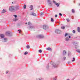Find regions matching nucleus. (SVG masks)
Returning <instances> with one entry per match:
<instances>
[{
    "label": "nucleus",
    "instance_id": "obj_32",
    "mask_svg": "<svg viewBox=\"0 0 80 80\" xmlns=\"http://www.w3.org/2000/svg\"><path fill=\"white\" fill-rule=\"evenodd\" d=\"M42 51L41 50H39V52L40 53H42Z\"/></svg>",
    "mask_w": 80,
    "mask_h": 80
},
{
    "label": "nucleus",
    "instance_id": "obj_21",
    "mask_svg": "<svg viewBox=\"0 0 80 80\" xmlns=\"http://www.w3.org/2000/svg\"><path fill=\"white\" fill-rule=\"evenodd\" d=\"M78 32L80 33V27H78Z\"/></svg>",
    "mask_w": 80,
    "mask_h": 80
},
{
    "label": "nucleus",
    "instance_id": "obj_3",
    "mask_svg": "<svg viewBox=\"0 0 80 80\" xmlns=\"http://www.w3.org/2000/svg\"><path fill=\"white\" fill-rule=\"evenodd\" d=\"M36 37L39 38H44V36L42 34L38 35H37Z\"/></svg>",
    "mask_w": 80,
    "mask_h": 80
},
{
    "label": "nucleus",
    "instance_id": "obj_48",
    "mask_svg": "<svg viewBox=\"0 0 80 80\" xmlns=\"http://www.w3.org/2000/svg\"><path fill=\"white\" fill-rule=\"evenodd\" d=\"M12 3H13V2H12Z\"/></svg>",
    "mask_w": 80,
    "mask_h": 80
},
{
    "label": "nucleus",
    "instance_id": "obj_13",
    "mask_svg": "<svg viewBox=\"0 0 80 80\" xmlns=\"http://www.w3.org/2000/svg\"><path fill=\"white\" fill-rule=\"evenodd\" d=\"M29 8H31L30 10H32L33 8V6L32 5H31Z\"/></svg>",
    "mask_w": 80,
    "mask_h": 80
},
{
    "label": "nucleus",
    "instance_id": "obj_7",
    "mask_svg": "<svg viewBox=\"0 0 80 80\" xmlns=\"http://www.w3.org/2000/svg\"><path fill=\"white\" fill-rule=\"evenodd\" d=\"M43 28L44 30H47V28H48V26L47 25H44L43 26Z\"/></svg>",
    "mask_w": 80,
    "mask_h": 80
},
{
    "label": "nucleus",
    "instance_id": "obj_47",
    "mask_svg": "<svg viewBox=\"0 0 80 80\" xmlns=\"http://www.w3.org/2000/svg\"><path fill=\"white\" fill-rule=\"evenodd\" d=\"M68 63H70V62H68Z\"/></svg>",
    "mask_w": 80,
    "mask_h": 80
},
{
    "label": "nucleus",
    "instance_id": "obj_20",
    "mask_svg": "<svg viewBox=\"0 0 80 80\" xmlns=\"http://www.w3.org/2000/svg\"><path fill=\"white\" fill-rule=\"evenodd\" d=\"M18 9L19 8L18 7H16L14 8L15 10H18Z\"/></svg>",
    "mask_w": 80,
    "mask_h": 80
},
{
    "label": "nucleus",
    "instance_id": "obj_1",
    "mask_svg": "<svg viewBox=\"0 0 80 80\" xmlns=\"http://www.w3.org/2000/svg\"><path fill=\"white\" fill-rule=\"evenodd\" d=\"M1 38L2 39V42H7V38H5V35L3 34L0 35Z\"/></svg>",
    "mask_w": 80,
    "mask_h": 80
},
{
    "label": "nucleus",
    "instance_id": "obj_19",
    "mask_svg": "<svg viewBox=\"0 0 80 80\" xmlns=\"http://www.w3.org/2000/svg\"><path fill=\"white\" fill-rule=\"evenodd\" d=\"M48 5L50 7H52V3L51 2H49V3L48 4Z\"/></svg>",
    "mask_w": 80,
    "mask_h": 80
},
{
    "label": "nucleus",
    "instance_id": "obj_5",
    "mask_svg": "<svg viewBox=\"0 0 80 80\" xmlns=\"http://www.w3.org/2000/svg\"><path fill=\"white\" fill-rule=\"evenodd\" d=\"M53 2L55 4V5H57V7H58L60 6V3H57L54 0L53 1Z\"/></svg>",
    "mask_w": 80,
    "mask_h": 80
},
{
    "label": "nucleus",
    "instance_id": "obj_46",
    "mask_svg": "<svg viewBox=\"0 0 80 80\" xmlns=\"http://www.w3.org/2000/svg\"><path fill=\"white\" fill-rule=\"evenodd\" d=\"M25 24H27V23L26 22V23H25Z\"/></svg>",
    "mask_w": 80,
    "mask_h": 80
},
{
    "label": "nucleus",
    "instance_id": "obj_34",
    "mask_svg": "<svg viewBox=\"0 0 80 80\" xmlns=\"http://www.w3.org/2000/svg\"><path fill=\"white\" fill-rule=\"evenodd\" d=\"M18 31L19 32V33H20V32H21V30H18Z\"/></svg>",
    "mask_w": 80,
    "mask_h": 80
},
{
    "label": "nucleus",
    "instance_id": "obj_4",
    "mask_svg": "<svg viewBox=\"0 0 80 80\" xmlns=\"http://www.w3.org/2000/svg\"><path fill=\"white\" fill-rule=\"evenodd\" d=\"M9 10L10 12H12V11H14V10H15L14 7L13 6H10L9 9Z\"/></svg>",
    "mask_w": 80,
    "mask_h": 80
},
{
    "label": "nucleus",
    "instance_id": "obj_9",
    "mask_svg": "<svg viewBox=\"0 0 80 80\" xmlns=\"http://www.w3.org/2000/svg\"><path fill=\"white\" fill-rule=\"evenodd\" d=\"M76 48V51L77 52H78V53H80V51L79 50V49H77V48H78V47L77 46H76L75 47Z\"/></svg>",
    "mask_w": 80,
    "mask_h": 80
},
{
    "label": "nucleus",
    "instance_id": "obj_10",
    "mask_svg": "<svg viewBox=\"0 0 80 80\" xmlns=\"http://www.w3.org/2000/svg\"><path fill=\"white\" fill-rule=\"evenodd\" d=\"M43 78H36V80H44Z\"/></svg>",
    "mask_w": 80,
    "mask_h": 80
},
{
    "label": "nucleus",
    "instance_id": "obj_44",
    "mask_svg": "<svg viewBox=\"0 0 80 80\" xmlns=\"http://www.w3.org/2000/svg\"><path fill=\"white\" fill-rule=\"evenodd\" d=\"M67 80H70V79H67Z\"/></svg>",
    "mask_w": 80,
    "mask_h": 80
},
{
    "label": "nucleus",
    "instance_id": "obj_24",
    "mask_svg": "<svg viewBox=\"0 0 80 80\" xmlns=\"http://www.w3.org/2000/svg\"><path fill=\"white\" fill-rule=\"evenodd\" d=\"M72 13H75V10H74V9H72Z\"/></svg>",
    "mask_w": 80,
    "mask_h": 80
},
{
    "label": "nucleus",
    "instance_id": "obj_25",
    "mask_svg": "<svg viewBox=\"0 0 80 80\" xmlns=\"http://www.w3.org/2000/svg\"><path fill=\"white\" fill-rule=\"evenodd\" d=\"M53 80H57V77H55V78H53Z\"/></svg>",
    "mask_w": 80,
    "mask_h": 80
},
{
    "label": "nucleus",
    "instance_id": "obj_28",
    "mask_svg": "<svg viewBox=\"0 0 80 80\" xmlns=\"http://www.w3.org/2000/svg\"><path fill=\"white\" fill-rule=\"evenodd\" d=\"M27 48H30V46L29 45H27L26 46Z\"/></svg>",
    "mask_w": 80,
    "mask_h": 80
},
{
    "label": "nucleus",
    "instance_id": "obj_6",
    "mask_svg": "<svg viewBox=\"0 0 80 80\" xmlns=\"http://www.w3.org/2000/svg\"><path fill=\"white\" fill-rule=\"evenodd\" d=\"M50 63L51 64H52L53 67H54V68H56V67H57V66H58V65L57 64L55 63L53 64V62H50Z\"/></svg>",
    "mask_w": 80,
    "mask_h": 80
},
{
    "label": "nucleus",
    "instance_id": "obj_12",
    "mask_svg": "<svg viewBox=\"0 0 80 80\" xmlns=\"http://www.w3.org/2000/svg\"><path fill=\"white\" fill-rule=\"evenodd\" d=\"M31 15H32L33 16H34L35 17L36 16V14L34 12H32L31 14Z\"/></svg>",
    "mask_w": 80,
    "mask_h": 80
},
{
    "label": "nucleus",
    "instance_id": "obj_43",
    "mask_svg": "<svg viewBox=\"0 0 80 80\" xmlns=\"http://www.w3.org/2000/svg\"><path fill=\"white\" fill-rule=\"evenodd\" d=\"M47 0L48 1V2H50V0Z\"/></svg>",
    "mask_w": 80,
    "mask_h": 80
},
{
    "label": "nucleus",
    "instance_id": "obj_40",
    "mask_svg": "<svg viewBox=\"0 0 80 80\" xmlns=\"http://www.w3.org/2000/svg\"><path fill=\"white\" fill-rule=\"evenodd\" d=\"M8 73V71H7L6 72V74H7V73Z\"/></svg>",
    "mask_w": 80,
    "mask_h": 80
},
{
    "label": "nucleus",
    "instance_id": "obj_26",
    "mask_svg": "<svg viewBox=\"0 0 80 80\" xmlns=\"http://www.w3.org/2000/svg\"><path fill=\"white\" fill-rule=\"evenodd\" d=\"M67 20L68 22H70V19H69L68 18H67Z\"/></svg>",
    "mask_w": 80,
    "mask_h": 80
},
{
    "label": "nucleus",
    "instance_id": "obj_14",
    "mask_svg": "<svg viewBox=\"0 0 80 80\" xmlns=\"http://www.w3.org/2000/svg\"><path fill=\"white\" fill-rule=\"evenodd\" d=\"M28 28L30 29L31 28V29L32 28H34V27L33 26H30L28 27Z\"/></svg>",
    "mask_w": 80,
    "mask_h": 80
},
{
    "label": "nucleus",
    "instance_id": "obj_33",
    "mask_svg": "<svg viewBox=\"0 0 80 80\" xmlns=\"http://www.w3.org/2000/svg\"><path fill=\"white\" fill-rule=\"evenodd\" d=\"M24 8H26V5L25 4L24 6Z\"/></svg>",
    "mask_w": 80,
    "mask_h": 80
},
{
    "label": "nucleus",
    "instance_id": "obj_2",
    "mask_svg": "<svg viewBox=\"0 0 80 80\" xmlns=\"http://www.w3.org/2000/svg\"><path fill=\"white\" fill-rule=\"evenodd\" d=\"M65 37H66L65 39V41H68L69 40V38H71V37L70 36L68 33L65 34Z\"/></svg>",
    "mask_w": 80,
    "mask_h": 80
},
{
    "label": "nucleus",
    "instance_id": "obj_38",
    "mask_svg": "<svg viewBox=\"0 0 80 80\" xmlns=\"http://www.w3.org/2000/svg\"><path fill=\"white\" fill-rule=\"evenodd\" d=\"M73 33H75V30H73L72 31Z\"/></svg>",
    "mask_w": 80,
    "mask_h": 80
},
{
    "label": "nucleus",
    "instance_id": "obj_11",
    "mask_svg": "<svg viewBox=\"0 0 80 80\" xmlns=\"http://www.w3.org/2000/svg\"><path fill=\"white\" fill-rule=\"evenodd\" d=\"M5 12H7V10H6V9H3L2 12H1L2 13H5Z\"/></svg>",
    "mask_w": 80,
    "mask_h": 80
},
{
    "label": "nucleus",
    "instance_id": "obj_29",
    "mask_svg": "<svg viewBox=\"0 0 80 80\" xmlns=\"http://www.w3.org/2000/svg\"><path fill=\"white\" fill-rule=\"evenodd\" d=\"M27 54H28V52H26L25 53H24V55H27Z\"/></svg>",
    "mask_w": 80,
    "mask_h": 80
},
{
    "label": "nucleus",
    "instance_id": "obj_27",
    "mask_svg": "<svg viewBox=\"0 0 80 80\" xmlns=\"http://www.w3.org/2000/svg\"><path fill=\"white\" fill-rule=\"evenodd\" d=\"M61 28H62V29H63V30H65V27H64V26L61 27Z\"/></svg>",
    "mask_w": 80,
    "mask_h": 80
},
{
    "label": "nucleus",
    "instance_id": "obj_15",
    "mask_svg": "<svg viewBox=\"0 0 80 80\" xmlns=\"http://www.w3.org/2000/svg\"><path fill=\"white\" fill-rule=\"evenodd\" d=\"M10 32L9 31H7L6 32V35H10Z\"/></svg>",
    "mask_w": 80,
    "mask_h": 80
},
{
    "label": "nucleus",
    "instance_id": "obj_17",
    "mask_svg": "<svg viewBox=\"0 0 80 80\" xmlns=\"http://www.w3.org/2000/svg\"><path fill=\"white\" fill-rule=\"evenodd\" d=\"M46 50H47L51 51L52 50V49L50 48H47Z\"/></svg>",
    "mask_w": 80,
    "mask_h": 80
},
{
    "label": "nucleus",
    "instance_id": "obj_39",
    "mask_svg": "<svg viewBox=\"0 0 80 80\" xmlns=\"http://www.w3.org/2000/svg\"><path fill=\"white\" fill-rule=\"evenodd\" d=\"M63 59H64V60H66V57H64V58H63Z\"/></svg>",
    "mask_w": 80,
    "mask_h": 80
},
{
    "label": "nucleus",
    "instance_id": "obj_18",
    "mask_svg": "<svg viewBox=\"0 0 80 80\" xmlns=\"http://www.w3.org/2000/svg\"><path fill=\"white\" fill-rule=\"evenodd\" d=\"M67 53V51L65 50H64L63 51V55H65Z\"/></svg>",
    "mask_w": 80,
    "mask_h": 80
},
{
    "label": "nucleus",
    "instance_id": "obj_30",
    "mask_svg": "<svg viewBox=\"0 0 80 80\" xmlns=\"http://www.w3.org/2000/svg\"><path fill=\"white\" fill-rule=\"evenodd\" d=\"M13 21H15V22H16V21H17V19L15 18V19H13Z\"/></svg>",
    "mask_w": 80,
    "mask_h": 80
},
{
    "label": "nucleus",
    "instance_id": "obj_23",
    "mask_svg": "<svg viewBox=\"0 0 80 80\" xmlns=\"http://www.w3.org/2000/svg\"><path fill=\"white\" fill-rule=\"evenodd\" d=\"M28 25L30 26L32 25V23H30V22H28Z\"/></svg>",
    "mask_w": 80,
    "mask_h": 80
},
{
    "label": "nucleus",
    "instance_id": "obj_49",
    "mask_svg": "<svg viewBox=\"0 0 80 80\" xmlns=\"http://www.w3.org/2000/svg\"><path fill=\"white\" fill-rule=\"evenodd\" d=\"M72 19H73V18H72Z\"/></svg>",
    "mask_w": 80,
    "mask_h": 80
},
{
    "label": "nucleus",
    "instance_id": "obj_42",
    "mask_svg": "<svg viewBox=\"0 0 80 80\" xmlns=\"http://www.w3.org/2000/svg\"><path fill=\"white\" fill-rule=\"evenodd\" d=\"M43 12H41V15H43Z\"/></svg>",
    "mask_w": 80,
    "mask_h": 80
},
{
    "label": "nucleus",
    "instance_id": "obj_36",
    "mask_svg": "<svg viewBox=\"0 0 80 80\" xmlns=\"http://www.w3.org/2000/svg\"><path fill=\"white\" fill-rule=\"evenodd\" d=\"M47 68H49V66H48V65H47Z\"/></svg>",
    "mask_w": 80,
    "mask_h": 80
},
{
    "label": "nucleus",
    "instance_id": "obj_41",
    "mask_svg": "<svg viewBox=\"0 0 80 80\" xmlns=\"http://www.w3.org/2000/svg\"><path fill=\"white\" fill-rule=\"evenodd\" d=\"M55 17H56V18H57V15L56 14L55 15Z\"/></svg>",
    "mask_w": 80,
    "mask_h": 80
},
{
    "label": "nucleus",
    "instance_id": "obj_35",
    "mask_svg": "<svg viewBox=\"0 0 80 80\" xmlns=\"http://www.w3.org/2000/svg\"><path fill=\"white\" fill-rule=\"evenodd\" d=\"M13 16H14L15 18H17V15H14Z\"/></svg>",
    "mask_w": 80,
    "mask_h": 80
},
{
    "label": "nucleus",
    "instance_id": "obj_16",
    "mask_svg": "<svg viewBox=\"0 0 80 80\" xmlns=\"http://www.w3.org/2000/svg\"><path fill=\"white\" fill-rule=\"evenodd\" d=\"M73 45H74L77 46V45H78V43H77L76 42H74L73 43Z\"/></svg>",
    "mask_w": 80,
    "mask_h": 80
},
{
    "label": "nucleus",
    "instance_id": "obj_37",
    "mask_svg": "<svg viewBox=\"0 0 80 80\" xmlns=\"http://www.w3.org/2000/svg\"><path fill=\"white\" fill-rule=\"evenodd\" d=\"M59 15L60 16H62V14L61 13H59Z\"/></svg>",
    "mask_w": 80,
    "mask_h": 80
},
{
    "label": "nucleus",
    "instance_id": "obj_8",
    "mask_svg": "<svg viewBox=\"0 0 80 80\" xmlns=\"http://www.w3.org/2000/svg\"><path fill=\"white\" fill-rule=\"evenodd\" d=\"M55 32L57 33H60L61 31L58 29H56L55 30Z\"/></svg>",
    "mask_w": 80,
    "mask_h": 80
},
{
    "label": "nucleus",
    "instance_id": "obj_45",
    "mask_svg": "<svg viewBox=\"0 0 80 80\" xmlns=\"http://www.w3.org/2000/svg\"><path fill=\"white\" fill-rule=\"evenodd\" d=\"M79 5L80 6V3L79 4Z\"/></svg>",
    "mask_w": 80,
    "mask_h": 80
},
{
    "label": "nucleus",
    "instance_id": "obj_31",
    "mask_svg": "<svg viewBox=\"0 0 80 80\" xmlns=\"http://www.w3.org/2000/svg\"><path fill=\"white\" fill-rule=\"evenodd\" d=\"M75 60V58H73V60L72 61V62H74Z\"/></svg>",
    "mask_w": 80,
    "mask_h": 80
},
{
    "label": "nucleus",
    "instance_id": "obj_22",
    "mask_svg": "<svg viewBox=\"0 0 80 80\" xmlns=\"http://www.w3.org/2000/svg\"><path fill=\"white\" fill-rule=\"evenodd\" d=\"M51 22H54V20H53L52 18H51Z\"/></svg>",
    "mask_w": 80,
    "mask_h": 80
}]
</instances>
